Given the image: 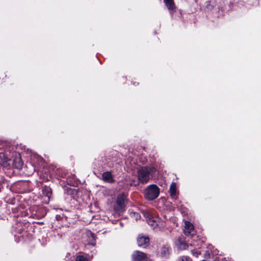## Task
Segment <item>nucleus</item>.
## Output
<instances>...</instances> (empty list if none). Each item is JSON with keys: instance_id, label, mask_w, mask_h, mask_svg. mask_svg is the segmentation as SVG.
<instances>
[{"instance_id": "nucleus-1", "label": "nucleus", "mask_w": 261, "mask_h": 261, "mask_svg": "<svg viewBox=\"0 0 261 261\" xmlns=\"http://www.w3.org/2000/svg\"><path fill=\"white\" fill-rule=\"evenodd\" d=\"M155 171V169L152 167H143L138 171V177L139 182H136L133 180L130 184V186H136L139 185V182L142 184H146L149 179V174Z\"/></svg>"}, {"instance_id": "nucleus-2", "label": "nucleus", "mask_w": 261, "mask_h": 261, "mask_svg": "<svg viewBox=\"0 0 261 261\" xmlns=\"http://www.w3.org/2000/svg\"><path fill=\"white\" fill-rule=\"evenodd\" d=\"M126 197L124 194L118 195L116 202L114 206V210L116 213L120 214L125 210Z\"/></svg>"}, {"instance_id": "nucleus-3", "label": "nucleus", "mask_w": 261, "mask_h": 261, "mask_svg": "<svg viewBox=\"0 0 261 261\" xmlns=\"http://www.w3.org/2000/svg\"><path fill=\"white\" fill-rule=\"evenodd\" d=\"M160 193L159 188L154 185L149 186L145 190V197L146 199L152 200L156 198Z\"/></svg>"}, {"instance_id": "nucleus-4", "label": "nucleus", "mask_w": 261, "mask_h": 261, "mask_svg": "<svg viewBox=\"0 0 261 261\" xmlns=\"http://www.w3.org/2000/svg\"><path fill=\"white\" fill-rule=\"evenodd\" d=\"M147 258V254L140 251H135L132 254L133 261H145Z\"/></svg>"}, {"instance_id": "nucleus-5", "label": "nucleus", "mask_w": 261, "mask_h": 261, "mask_svg": "<svg viewBox=\"0 0 261 261\" xmlns=\"http://www.w3.org/2000/svg\"><path fill=\"white\" fill-rule=\"evenodd\" d=\"M137 241L139 247L146 248L149 244V239L147 236L140 234L137 238Z\"/></svg>"}, {"instance_id": "nucleus-6", "label": "nucleus", "mask_w": 261, "mask_h": 261, "mask_svg": "<svg viewBox=\"0 0 261 261\" xmlns=\"http://www.w3.org/2000/svg\"><path fill=\"white\" fill-rule=\"evenodd\" d=\"M143 214L149 225L153 228L157 225L156 222L152 218L151 215L150 213L148 212H143Z\"/></svg>"}, {"instance_id": "nucleus-7", "label": "nucleus", "mask_w": 261, "mask_h": 261, "mask_svg": "<svg viewBox=\"0 0 261 261\" xmlns=\"http://www.w3.org/2000/svg\"><path fill=\"white\" fill-rule=\"evenodd\" d=\"M185 225L184 233L186 235H190L192 231L194 230V226L189 221H186Z\"/></svg>"}, {"instance_id": "nucleus-8", "label": "nucleus", "mask_w": 261, "mask_h": 261, "mask_svg": "<svg viewBox=\"0 0 261 261\" xmlns=\"http://www.w3.org/2000/svg\"><path fill=\"white\" fill-rule=\"evenodd\" d=\"M168 9L172 13L175 9V5L173 0H164Z\"/></svg>"}, {"instance_id": "nucleus-9", "label": "nucleus", "mask_w": 261, "mask_h": 261, "mask_svg": "<svg viewBox=\"0 0 261 261\" xmlns=\"http://www.w3.org/2000/svg\"><path fill=\"white\" fill-rule=\"evenodd\" d=\"M13 163L15 167L18 169H20L23 166V162L21 157L19 155L15 159Z\"/></svg>"}, {"instance_id": "nucleus-10", "label": "nucleus", "mask_w": 261, "mask_h": 261, "mask_svg": "<svg viewBox=\"0 0 261 261\" xmlns=\"http://www.w3.org/2000/svg\"><path fill=\"white\" fill-rule=\"evenodd\" d=\"M102 177L103 180L109 182L113 181L112 174L110 172H105L102 174Z\"/></svg>"}, {"instance_id": "nucleus-11", "label": "nucleus", "mask_w": 261, "mask_h": 261, "mask_svg": "<svg viewBox=\"0 0 261 261\" xmlns=\"http://www.w3.org/2000/svg\"><path fill=\"white\" fill-rule=\"evenodd\" d=\"M170 194L172 198H175L176 194V185L175 182H172L170 187Z\"/></svg>"}, {"instance_id": "nucleus-12", "label": "nucleus", "mask_w": 261, "mask_h": 261, "mask_svg": "<svg viewBox=\"0 0 261 261\" xmlns=\"http://www.w3.org/2000/svg\"><path fill=\"white\" fill-rule=\"evenodd\" d=\"M8 159L5 155L3 153H0V164L3 165H5L8 161Z\"/></svg>"}, {"instance_id": "nucleus-13", "label": "nucleus", "mask_w": 261, "mask_h": 261, "mask_svg": "<svg viewBox=\"0 0 261 261\" xmlns=\"http://www.w3.org/2000/svg\"><path fill=\"white\" fill-rule=\"evenodd\" d=\"M161 253L163 257H168L169 255V249L165 247L162 248Z\"/></svg>"}, {"instance_id": "nucleus-14", "label": "nucleus", "mask_w": 261, "mask_h": 261, "mask_svg": "<svg viewBox=\"0 0 261 261\" xmlns=\"http://www.w3.org/2000/svg\"><path fill=\"white\" fill-rule=\"evenodd\" d=\"M130 216L132 218L135 219L136 220H138L141 217L139 213L134 212H130Z\"/></svg>"}, {"instance_id": "nucleus-15", "label": "nucleus", "mask_w": 261, "mask_h": 261, "mask_svg": "<svg viewBox=\"0 0 261 261\" xmlns=\"http://www.w3.org/2000/svg\"><path fill=\"white\" fill-rule=\"evenodd\" d=\"M75 261H88V259L84 255H78L76 257Z\"/></svg>"}, {"instance_id": "nucleus-16", "label": "nucleus", "mask_w": 261, "mask_h": 261, "mask_svg": "<svg viewBox=\"0 0 261 261\" xmlns=\"http://www.w3.org/2000/svg\"><path fill=\"white\" fill-rule=\"evenodd\" d=\"M179 248L182 249H186L187 244L184 242V241H181L180 240H179Z\"/></svg>"}, {"instance_id": "nucleus-17", "label": "nucleus", "mask_w": 261, "mask_h": 261, "mask_svg": "<svg viewBox=\"0 0 261 261\" xmlns=\"http://www.w3.org/2000/svg\"><path fill=\"white\" fill-rule=\"evenodd\" d=\"M190 259L189 257L188 256H182L180 258V261H189Z\"/></svg>"}, {"instance_id": "nucleus-18", "label": "nucleus", "mask_w": 261, "mask_h": 261, "mask_svg": "<svg viewBox=\"0 0 261 261\" xmlns=\"http://www.w3.org/2000/svg\"><path fill=\"white\" fill-rule=\"evenodd\" d=\"M192 252L193 255L194 256H196V257H198V255H199V254H200V252L195 251H194V250H193V251H192Z\"/></svg>"}, {"instance_id": "nucleus-19", "label": "nucleus", "mask_w": 261, "mask_h": 261, "mask_svg": "<svg viewBox=\"0 0 261 261\" xmlns=\"http://www.w3.org/2000/svg\"><path fill=\"white\" fill-rule=\"evenodd\" d=\"M145 261H152L151 259L148 258V257Z\"/></svg>"}]
</instances>
